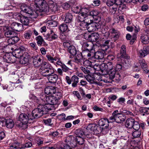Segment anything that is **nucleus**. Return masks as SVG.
<instances>
[{
    "instance_id": "obj_14",
    "label": "nucleus",
    "mask_w": 149,
    "mask_h": 149,
    "mask_svg": "<svg viewBox=\"0 0 149 149\" xmlns=\"http://www.w3.org/2000/svg\"><path fill=\"white\" fill-rule=\"evenodd\" d=\"M124 116L121 113L117 114L114 116H111L109 118L110 122H115L117 123H121L125 120Z\"/></svg>"
},
{
    "instance_id": "obj_18",
    "label": "nucleus",
    "mask_w": 149,
    "mask_h": 149,
    "mask_svg": "<svg viewBox=\"0 0 149 149\" xmlns=\"http://www.w3.org/2000/svg\"><path fill=\"white\" fill-rule=\"evenodd\" d=\"M94 51L89 50H82L81 54L84 57L88 58H93Z\"/></svg>"
},
{
    "instance_id": "obj_28",
    "label": "nucleus",
    "mask_w": 149,
    "mask_h": 149,
    "mask_svg": "<svg viewBox=\"0 0 149 149\" xmlns=\"http://www.w3.org/2000/svg\"><path fill=\"white\" fill-rule=\"evenodd\" d=\"M33 63L35 67H38L41 66V68L43 63H46L45 62H43V61L40 58L38 59L37 57H36L33 59Z\"/></svg>"
},
{
    "instance_id": "obj_9",
    "label": "nucleus",
    "mask_w": 149,
    "mask_h": 149,
    "mask_svg": "<svg viewBox=\"0 0 149 149\" xmlns=\"http://www.w3.org/2000/svg\"><path fill=\"white\" fill-rule=\"evenodd\" d=\"M88 30L90 32H93L97 30L100 29L101 26L100 24L97 22H91V20H89V23L88 25Z\"/></svg>"
},
{
    "instance_id": "obj_23",
    "label": "nucleus",
    "mask_w": 149,
    "mask_h": 149,
    "mask_svg": "<svg viewBox=\"0 0 149 149\" xmlns=\"http://www.w3.org/2000/svg\"><path fill=\"white\" fill-rule=\"evenodd\" d=\"M56 91L55 87L53 86H48L45 88V93L47 95L54 94Z\"/></svg>"
},
{
    "instance_id": "obj_6",
    "label": "nucleus",
    "mask_w": 149,
    "mask_h": 149,
    "mask_svg": "<svg viewBox=\"0 0 149 149\" xmlns=\"http://www.w3.org/2000/svg\"><path fill=\"white\" fill-rule=\"evenodd\" d=\"M111 65L110 63H108V62L107 63H103L100 65L95 64L93 65V68L95 70L100 71L104 74L106 70H108V69L111 68L112 66Z\"/></svg>"
},
{
    "instance_id": "obj_58",
    "label": "nucleus",
    "mask_w": 149,
    "mask_h": 149,
    "mask_svg": "<svg viewBox=\"0 0 149 149\" xmlns=\"http://www.w3.org/2000/svg\"><path fill=\"white\" fill-rule=\"evenodd\" d=\"M133 129L135 130H138L140 128V126L139 123L137 122H135L134 123L133 126H132Z\"/></svg>"
},
{
    "instance_id": "obj_5",
    "label": "nucleus",
    "mask_w": 149,
    "mask_h": 149,
    "mask_svg": "<svg viewBox=\"0 0 149 149\" xmlns=\"http://www.w3.org/2000/svg\"><path fill=\"white\" fill-rule=\"evenodd\" d=\"M30 113L25 114L22 113L19 116L18 120L22 123L19 125V126H21L22 125L26 124L28 123H31L33 122L32 119H31Z\"/></svg>"
},
{
    "instance_id": "obj_47",
    "label": "nucleus",
    "mask_w": 149,
    "mask_h": 149,
    "mask_svg": "<svg viewBox=\"0 0 149 149\" xmlns=\"http://www.w3.org/2000/svg\"><path fill=\"white\" fill-rule=\"evenodd\" d=\"M15 34L14 32L11 30H8L6 31L4 34L5 37L7 38H10L13 36Z\"/></svg>"
},
{
    "instance_id": "obj_4",
    "label": "nucleus",
    "mask_w": 149,
    "mask_h": 149,
    "mask_svg": "<svg viewBox=\"0 0 149 149\" xmlns=\"http://www.w3.org/2000/svg\"><path fill=\"white\" fill-rule=\"evenodd\" d=\"M108 63H110L111 65L112 66L110 68L106 70V71L104 72V74L108 73L109 74V79H111L115 78L116 80L119 81L120 80L121 77L120 74L118 72L116 73L115 67L113 66L111 62H108Z\"/></svg>"
},
{
    "instance_id": "obj_31",
    "label": "nucleus",
    "mask_w": 149,
    "mask_h": 149,
    "mask_svg": "<svg viewBox=\"0 0 149 149\" xmlns=\"http://www.w3.org/2000/svg\"><path fill=\"white\" fill-rule=\"evenodd\" d=\"M109 123L108 120L107 118H102L99 121L98 125L101 126H105L106 127H107L109 126Z\"/></svg>"
},
{
    "instance_id": "obj_22",
    "label": "nucleus",
    "mask_w": 149,
    "mask_h": 149,
    "mask_svg": "<svg viewBox=\"0 0 149 149\" xmlns=\"http://www.w3.org/2000/svg\"><path fill=\"white\" fill-rule=\"evenodd\" d=\"M109 32L110 33L112 34L114 40H116L118 38L120 33L118 31L113 28H112L110 29Z\"/></svg>"
},
{
    "instance_id": "obj_13",
    "label": "nucleus",
    "mask_w": 149,
    "mask_h": 149,
    "mask_svg": "<svg viewBox=\"0 0 149 149\" xmlns=\"http://www.w3.org/2000/svg\"><path fill=\"white\" fill-rule=\"evenodd\" d=\"M87 10L85 9V8H82L81 9V12L79 15L77 19L79 21L81 22L88 21V17L86 13Z\"/></svg>"
},
{
    "instance_id": "obj_57",
    "label": "nucleus",
    "mask_w": 149,
    "mask_h": 149,
    "mask_svg": "<svg viewBox=\"0 0 149 149\" xmlns=\"http://www.w3.org/2000/svg\"><path fill=\"white\" fill-rule=\"evenodd\" d=\"M139 63L142 69H144L147 67V65L144 60H142L140 61Z\"/></svg>"
},
{
    "instance_id": "obj_60",
    "label": "nucleus",
    "mask_w": 149,
    "mask_h": 149,
    "mask_svg": "<svg viewBox=\"0 0 149 149\" xmlns=\"http://www.w3.org/2000/svg\"><path fill=\"white\" fill-rule=\"evenodd\" d=\"M63 71L65 72H68L70 70L69 68L67 67L64 64L61 67Z\"/></svg>"
},
{
    "instance_id": "obj_55",
    "label": "nucleus",
    "mask_w": 149,
    "mask_h": 149,
    "mask_svg": "<svg viewBox=\"0 0 149 149\" xmlns=\"http://www.w3.org/2000/svg\"><path fill=\"white\" fill-rule=\"evenodd\" d=\"M116 0H107V4L108 6H110L113 5H115Z\"/></svg>"
},
{
    "instance_id": "obj_36",
    "label": "nucleus",
    "mask_w": 149,
    "mask_h": 149,
    "mask_svg": "<svg viewBox=\"0 0 149 149\" xmlns=\"http://www.w3.org/2000/svg\"><path fill=\"white\" fill-rule=\"evenodd\" d=\"M89 41L92 42L97 41L99 37V34L97 33H93L90 34Z\"/></svg>"
},
{
    "instance_id": "obj_49",
    "label": "nucleus",
    "mask_w": 149,
    "mask_h": 149,
    "mask_svg": "<svg viewBox=\"0 0 149 149\" xmlns=\"http://www.w3.org/2000/svg\"><path fill=\"white\" fill-rule=\"evenodd\" d=\"M13 53H15V56L16 58H20L22 57L23 55V54L22 53V52H20L17 49L15 50Z\"/></svg>"
},
{
    "instance_id": "obj_37",
    "label": "nucleus",
    "mask_w": 149,
    "mask_h": 149,
    "mask_svg": "<svg viewBox=\"0 0 149 149\" xmlns=\"http://www.w3.org/2000/svg\"><path fill=\"white\" fill-rule=\"evenodd\" d=\"M68 52L72 56L75 55L77 54V51L75 47L72 45L68 47Z\"/></svg>"
},
{
    "instance_id": "obj_42",
    "label": "nucleus",
    "mask_w": 149,
    "mask_h": 149,
    "mask_svg": "<svg viewBox=\"0 0 149 149\" xmlns=\"http://www.w3.org/2000/svg\"><path fill=\"white\" fill-rule=\"evenodd\" d=\"M59 29L61 32H65L68 31V26L65 24H62L59 26Z\"/></svg>"
},
{
    "instance_id": "obj_25",
    "label": "nucleus",
    "mask_w": 149,
    "mask_h": 149,
    "mask_svg": "<svg viewBox=\"0 0 149 149\" xmlns=\"http://www.w3.org/2000/svg\"><path fill=\"white\" fill-rule=\"evenodd\" d=\"M75 138L72 136H68L67 137L65 140V142H67L68 144H70V146L72 147H75L77 146V144L76 143H74V141H72Z\"/></svg>"
},
{
    "instance_id": "obj_41",
    "label": "nucleus",
    "mask_w": 149,
    "mask_h": 149,
    "mask_svg": "<svg viewBox=\"0 0 149 149\" xmlns=\"http://www.w3.org/2000/svg\"><path fill=\"white\" fill-rule=\"evenodd\" d=\"M148 36L146 35L142 34L141 37L142 42L144 44H147L149 42Z\"/></svg>"
},
{
    "instance_id": "obj_16",
    "label": "nucleus",
    "mask_w": 149,
    "mask_h": 149,
    "mask_svg": "<svg viewBox=\"0 0 149 149\" xmlns=\"http://www.w3.org/2000/svg\"><path fill=\"white\" fill-rule=\"evenodd\" d=\"M82 50H89L94 51L93 45L89 42H83L81 44Z\"/></svg>"
},
{
    "instance_id": "obj_64",
    "label": "nucleus",
    "mask_w": 149,
    "mask_h": 149,
    "mask_svg": "<svg viewBox=\"0 0 149 149\" xmlns=\"http://www.w3.org/2000/svg\"><path fill=\"white\" fill-rule=\"evenodd\" d=\"M109 128L110 127H109V126L107 127H106L105 126L104 127H102V132L103 133L105 134V133H107L109 131Z\"/></svg>"
},
{
    "instance_id": "obj_29",
    "label": "nucleus",
    "mask_w": 149,
    "mask_h": 149,
    "mask_svg": "<svg viewBox=\"0 0 149 149\" xmlns=\"http://www.w3.org/2000/svg\"><path fill=\"white\" fill-rule=\"evenodd\" d=\"M75 57L74 58V62L77 63H81L84 61V59L82 57V55L81 53L78 52L75 55Z\"/></svg>"
},
{
    "instance_id": "obj_50",
    "label": "nucleus",
    "mask_w": 149,
    "mask_h": 149,
    "mask_svg": "<svg viewBox=\"0 0 149 149\" xmlns=\"http://www.w3.org/2000/svg\"><path fill=\"white\" fill-rule=\"evenodd\" d=\"M148 108L147 107H141L140 109V111L142 113H143L142 115L144 116L146 115H148Z\"/></svg>"
},
{
    "instance_id": "obj_53",
    "label": "nucleus",
    "mask_w": 149,
    "mask_h": 149,
    "mask_svg": "<svg viewBox=\"0 0 149 149\" xmlns=\"http://www.w3.org/2000/svg\"><path fill=\"white\" fill-rule=\"evenodd\" d=\"M80 69L83 71L85 74H89L90 73V68L86 67V68L83 67H81Z\"/></svg>"
},
{
    "instance_id": "obj_30",
    "label": "nucleus",
    "mask_w": 149,
    "mask_h": 149,
    "mask_svg": "<svg viewBox=\"0 0 149 149\" xmlns=\"http://www.w3.org/2000/svg\"><path fill=\"white\" fill-rule=\"evenodd\" d=\"M135 120L132 118L128 119L125 122V126L128 128H131L135 123Z\"/></svg>"
},
{
    "instance_id": "obj_40",
    "label": "nucleus",
    "mask_w": 149,
    "mask_h": 149,
    "mask_svg": "<svg viewBox=\"0 0 149 149\" xmlns=\"http://www.w3.org/2000/svg\"><path fill=\"white\" fill-rule=\"evenodd\" d=\"M75 134L76 135V137H84L85 135L84 132L81 129L77 130L75 131Z\"/></svg>"
},
{
    "instance_id": "obj_35",
    "label": "nucleus",
    "mask_w": 149,
    "mask_h": 149,
    "mask_svg": "<svg viewBox=\"0 0 149 149\" xmlns=\"http://www.w3.org/2000/svg\"><path fill=\"white\" fill-rule=\"evenodd\" d=\"M19 40V38L17 36H13L8 40V45H13L17 42Z\"/></svg>"
},
{
    "instance_id": "obj_59",
    "label": "nucleus",
    "mask_w": 149,
    "mask_h": 149,
    "mask_svg": "<svg viewBox=\"0 0 149 149\" xmlns=\"http://www.w3.org/2000/svg\"><path fill=\"white\" fill-rule=\"evenodd\" d=\"M125 0H116V6H118L123 4V3L125 2Z\"/></svg>"
},
{
    "instance_id": "obj_48",
    "label": "nucleus",
    "mask_w": 149,
    "mask_h": 149,
    "mask_svg": "<svg viewBox=\"0 0 149 149\" xmlns=\"http://www.w3.org/2000/svg\"><path fill=\"white\" fill-rule=\"evenodd\" d=\"M19 62L22 64H27L29 62V58L26 57H22L21 58Z\"/></svg>"
},
{
    "instance_id": "obj_19",
    "label": "nucleus",
    "mask_w": 149,
    "mask_h": 149,
    "mask_svg": "<svg viewBox=\"0 0 149 149\" xmlns=\"http://www.w3.org/2000/svg\"><path fill=\"white\" fill-rule=\"evenodd\" d=\"M83 137H77L74 138L73 140V141H74V143H76L80 146H82V148H84L85 146L84 143V140L83 138Z\"/></svg>"
},
{
    "instance_id": "obj_62",
    "label": "nucleus",
    "mask_w": 149,
    "mask_h": 149,
    "mask_svg": "<svg viewBox=\"0 0 149 149\" xmlns=\"http://www.w3.org/2000/svg\"><path fill=\"white\" fill-rule=\"evenodd\" d=\"M115 68L116 71H119L122 69V66L121 64H118L116 65V67H115Z\"/></svg>"
},
{
    "instance_id": "obj_46",
    "label": "nucleus",
    "mask_w": 149,
    "mask_h": 149,
    "mask_svg": "<svg viewBox=\"0 0 149 149\" xmlns=\"http://www.w3.org/2000/svg\"><path fill=\"white\" fill-rule=\"evenodd\" d=\"M49 37L51 38L52 40L57 39L58 38V36L54 33L52 30L50 31V35H47V38H48Z\"/></svg>"
},
{
    "instance_id": "obj_1",
    "label": "nucleus",
    "mask_w": 149,
    "mask_h": 149,
    "mask_svg": "<svg viewBox=\"0 0 149 149\" xmlns=\"http://www.w3.org/2000/svg\"><path fill=\"white\" fill-rule=\"evenodd\" d=\"M41 74L44 77L47 76L49 82L51 83H55L58 79L57 75L54 74L53 68L48 63H44L40 69Z\"/></svg>"
},
{
    "instance_id": "obj_56",
    "label": "nucleus",
    "mask_w": 149,
    "mask_h": 149,
    "mask_svg": "<svg viewBox=\"0 0 149 149\" xmlns=\"http://www.w3.org/2000/svg\"><path fill=\"white\" fill-rule=\"evenodd\" d=\"M119 7L118 8V11H123L125 10L126 9V6L124 4L119 6Z\"/></svg>"
},
{
    "instance_id": "obj_2",
    "label": "nucleus",
    "mask_w": 149,
    "mask_h": 149,
    "mask_svg": "<svg viewBox=\"0 0 149 149\" xmlns=\"http://www.w3.org/2000/svg\"><path fill=\"white\" fill-rule=\"evenodd\" d=\"M45 1L44 0H34V3H32L31 6L23 4L21 6L22 11L28 15L29 16H33V17L38 16V12L39 10V7Z\"/></svg>"
},
{
    "instance_id": "obj_10",
    "label": "nucleus",
    "mask_w": 149,
    "mask_h": 149,
    "mask_svg": "<svg viewBox=\"0 0 149 149\" xmlns=\"http://www.w3.org/2000/svg\"><path fill=\"white\" fill-rule=\"evenodd\" d=\"M85 8V9L87 10L86 13L88 17L90 16H92L94 18V20L97 21L98 22L100 20L101 18L98 16L99 13L97 10H93L90 11L89 8Z\"/></svg>"
},
{
    "instance_id": "obj_24",
    "label": "nucleus",
    "mask_w": 149,
    "mask_h": 149,
    "mask_svg": "<svg viewBox=\"0 0 149 149\" xmlns=\"http://www.w3.org/2000/svg\"><path fill=\"white\" fill-rule=\"evenodd\" d=\"M5 123L6 127L9 129H12L14 127L15 125L13 120L10 118L5 119Z\"/></svg>"
},
{
    "instance_id": "obj_63",
    "label": "nucleus",
    "mask_w": 149,
    "mask_h": 149,
    "mask_svg": "<svg viewBox=\"0 0 149 149\" xmlns=\"http://www.w3.org/2000/svg\"><path fill=\"white\" fill-rule=\"evenodd\" d=\"M92 4L95 6H98L101 3V1L99 0H95L93 1Z\"/></svg>"
},
{
    "instance_id": "obj_12",
    "label": "nucleus",
    "mask_w": 149,
    "mask_h": 149,
    "mask_svg": "<svg viewBox=\"0 0 149 149\" xmlns=\"http://www.w3.org/2000/svg\"><path fill=\"white\" fill-rule=\"evenodd\" d=\"M46 100L48 104H47L49 105V107H50L49 105H58L61 102L60 101L57 100L53 95L47 96L46 98Z\"/></svg>"
},
{
    "instance_id": "obj_32",
    "label": "nucleus",
    "mask_w": 149,
    "mask_h": 149,
    "mask_svg": "<svg viewBox=\"0 0 149 149\" xmlns=\"http://www.w3.org/2000/svg\"><path fill=\"white\" fill-rule=\"evenodd\" d=\"M13 58H14L13 56H10L8 54L5 55L3 57V61L8 63H12L15 62V60L13 59Z\"/></svg>"
},
{
    "instance_id": "obj_3",
    "label": "nucleus",
    "mask_w": 149,
    "mask_h": 149,
    "mask_svg": "<svg viewBox=\"0 0 149 149\" xmlns=\"http://www.w3.org/2000/svg\"><path fill=\"white\" fill-rule=\"evenodd\" d=\"M51 110V109L48 104H39L37 108L33 110L32 113H29L31 119L32 120L33 122L35 118H39L43 114H46L49 111Z\"/></svg>"
},
{
    "instance_id": "obj_21",
    "label": "nucleus",
    "mask_w": 149,
    "mask_h": 149,
    "mask_svg": "<svg viewBox=\"0 0 149 149\" xmlns=\"http://www.w3.org/2000/svg\"><path fill=\"white\" fill-rule=\"evenodd\" d=\"M49 6L45 1L39 7V10L38 11L40 12H47L48 11L49 9Z\"/></svg>"
},
{
    "instance_id": "obj_17",
    "label": "nucleus",
    "mask_w": 149,
    "mask_h": 149,
    "mask_svg": "<svg viewBox=\"0 0 149 149\" xmlns=\"http://www.w3.org/2000/svg\"><path fill=\"white\" fill-rule=\"evenodd\" d=\"M22 24L16 22H13L11 25V28L13 30L20 31L22 30Z\"/></svg>"
},
{
    "instance_id": "obj_51",
    "label": "nucleus",
    "mask_w": 149,
    "mask_h": 149,
    "mask_svg": "<svg viewBox=\"0 0 149 149\" xmlns=\"http://www.w3.org/2000/svg\"><path fill=\"white\" fill-rule=\"evenodd\" d=\"M141 134L140 131L139 130H135L132 133V135L134 138L139 137Z\"/></svg>"
},
{
    "instance_id": "obj_39",
    "label": "nucleus",
    "mask_w": 149,
    "mask_h": 149,
    "mask_svg": "<svg viewBox=\"0 0 149 149\" xmlns=\"http://www.w3.org/2000/svg\"><path fill=\"white\" fill-rule=\"evenodd\" d=\"M32 33L33 31L30 30L25 31L24 34V38L27 40H29L31 37Z\"/></svg>"
},
{
    "instance_id": "obj_54",
    "label": "nucleus",
    "mask_w": 149,
    "mask_h": 149,
    "mask_svg": "<svg viewBox=\"0 0 149 149\" xmlns=\"http://www.w3.org/2000/svg\"><path fill=\"white\" fill-rule=\"evenodd\" d=\"M83 62V64L84 65L87 66H89L91 68H93V65H92V62L89 60H87L84 61V60Z\"/></svg>"
},
{
    "instance_id": "obj_45",
    "label": "nucleus",
    "mask_w": 149,
    "mask_h": 149,
    "mask_svg": "<svg viewBox=\"0 0 149 149\" xmlns=\"http://www.w3.org/2000/svg\"><path fill=\"white\" fill-rule=\"evenodd\" d=\"M36 40L37 41V43L38 46H41L42 42L44 41V39L40 36H39L36 38Z\"/></svg>"
},
{
    "instance_id": "obj_27",
    "label": "nucleus",
    "mask_w": 149,
    "mask_h": 149,
    "mask_svg": "<svg viewBox=\"0 0 149 149\" xmlns=\"http://www.w3.org/2000/svg\"><path fill=\"white\" fill-rule=\"evenodd\" d=\"M18 16L19 17L20 22L23 25H28L29 23V20L28 17H25L22 15H19Z\"/></svg>"
},
{
    "instance_id": "obj_43",
    "label": "nucleus",
    "mask_w": 149,
    "mask_h": 149,
    "mask_svg": "<svg viewBox=\"0 0 149 149\" xmlns=\"http://www.w3.org/2000/svg\"><path fill=\"white\" fill-rule=\"evenodd\" d=\"M127 141L126 140L123 139H120L118 142V145L121 147L122 148H124L126 145Z\"/></svg>"
},
{
    "instance_id": "obj_15",
    "label": "nucleus",
    "mask_w": 149,
    "mask_h": 149,
    "mask_svg": "<svg viewBox=\"0 0 149 149\" xmlns=\"http://www.w3.org/2000/svg\"><path fill=\"white\" fill-rule=\"evenodd\" d=\"M73 16L70 13H68L65 15H62L61 17L62 20L66 23L70 24L72 21Z\"/></svg>"
},
{
    "instance_id": "obj_52",
    "label": "nucleus",
    "mask_w": 149,
    "mask_h": 149,
    "mask_svg": "<svg viewBox=\"0 0 149 149\" xmlns=\"http://www.w3.org/2000/svg\"><path fill=\"white\" fill-rule=\"evenodd\" d=\"M53 95V96L59 101H60V99L62 97V94L60 92H56V91L55 94Z\"/></svg>"
},
{
    "instance_id": "obj_26",
    "label": "nucleus",
    "mask_w": 149,
    "mask_h": 149,
    "mask_svg": "<svg viewBox=\"0 0 149 149\" xmlns=\"http://www.w3.org/2000/svg\"><path fill=\"white\" fill-rule=\"evenodd\" d=\"M93 52V58L97 59H102L104 58V54L102 52L98 51L95 52L94 50Z\"/></svg>"
},
{
    "instance_id": "obj_38",
    "label": "nucleus",
    "mask_w": 149,
    "mask_h": 149,
    "mask_svg": "<svg viewBox=\"0 0 149 149\" xmlns=\"http://www.w3.org/2000/svg\"><path fill=\"white\" fill-rule=\"evenodd\" d=\"M49 8L50 10L54 13H56L58 11L59 8L55 3H50L49 6Z\"/></svg>"
},
{
    "instance_id": "obj_44",
    "label": "nucleus",
    "mask_w": 149,
    "mask_h": 149,
    "mask_svg": "<svg viewBox=\"0 0 149 149\" xmlns=\"http://www.w3.org/2000/svg\"><path fill=\"white\" fill-rule=\"evenodd\" d=\"M86 80L91 84L95 83V77L91 75L87 76L86 77Z\"/></svg>"
},
{
    "instance_id": "obj_20",
    "label": "nucleus",
    "mask_w": 149,
    "mask_h": 149,
    "mask_svg": "<svg viewBox=\"0 0 149 149\" xmlns=\"http://www.w3.org/2000/svg\"><path fill=\"white\" fill-rule=\"evenodd\" d=\"M148 53H149V47L145 46L143 47V49L139 51L138 55L140 57L143 58Z\"/></svg>"
},
{
    "instance_id": "obj_7",
    "label": "nucleus",
    "mask_w": 149,
    "mask_h": 149,
    "mask_svg": "<svg viewBox=\"0 0 149 149\" xmlns=\"http://www.w3.org/2000/svg\"><path fill=\"white\" fill-rule=\"evenodd\" d=\"M126 46L125 45H122L120 47V53L118 54L117 56L118 58L123 60L127 64V62H128V60L129 59L130 57L126 54Z\"/></svg>"
},
{
    "instance_id": "obj_33",
    "label": "nucleus",
    "mask_w": 149,
    "mask_h": 149,
    "mask_svg": "<svg viewBox=\"0 0 149 149\" xmlns=\"http://www.w3.org/2000/svg\"><path fill=\"white\" fill-rule=\"evenodd\" d=\"M110 42V41L109 40H105L103 41L102 44L101 45L102 50L105 51L107 50L109 48V44Z\"/></svg>"
},
{
    "instance_id": "obj_61",
    "label": "nucleus",
    "mask_w": 149,
    "mask_h": 149,
    "mask_svg": "<svg viewBox=\"0 0 149 149\" xmlns=\"http://www.w3.org/2000/svg\"><path fill=\"white\" fill-rule=\"evenodd\" d=\"M117 6H116V5H114L112 8L110 9V12L112 14H114L115 13L117 10Z\"/></svg>"
},
{
    "instance_id": "obj_11",
    "label": "nucleus",
    "mask_w": 149,
    "mask_h": 149,
    "mask_svg": "<svg viewBox=\"0 0 149 149\" xmlns=\"http://www.w3.org/2000/svg\"><path fill=\"white\" fill-rule=\"evenodd\" d=\"M65 79L68 84H70L72 82V86L73 87H77L79 81V78L76 75H74L70 79L69 77L66 76Z\"/></svg>"
},
{
    "instance_id": "obj_8",
    "label": "nucleus",
    "mask_w": 149,
    "mask_h": 149,
    "mask_svg": "<svg viewBox=\"0 0 149 149\" xmlns=\"http://www.w3.org/2000/svg\"><path fill=\"white\" fill-rule=\"evenodd\" d=\"M32 144L30 141L26 142L25 144L19 145V143L17 141L15 142L14 144H12L10 147L16 149H19L23 148H28L31 147Z\"/></svg>"
},
{
    "instance_id": "obj_34",
    "label": "nucleus",
    "mask_w": 149,
    "mask_h": 149,
    "mask_svg": "<svg viewBox=\"0 0 149 149\" xmlns=\"http://www.w3.org/2000/svg\"><path fill=\"white\" fill-rule=\"evenodd\" d=\"M89 23V20L85 22H81L79 24V28L81 30H85L88 29V24Z\"/></svg>"
}]
</instances>
